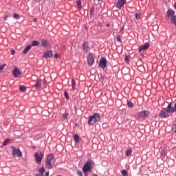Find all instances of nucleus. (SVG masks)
Masks as SVG:
<instances>
[{"mask_svg":"<svg viewBox=\"0 0 176 176\" xmlns=\"http://www.w3.org/2000/svg\"><path fill=\"white\" fill-rule=\"evenodd\" d=\"M173 111V107H171V103H169L167 109L163 108L160 112V116L164 118H168V112H170V113H174V111Z\"/></svg>","mask_w":176,"mask_h":176,"instance_id":"f257e3e1","label":"nucleus"},{"mask_svg":"<svg viewBox=\"0 0 176 176\" xmlns=\"http://www.w3.org/2000/svg\"><path fill=\"white\" fill-rule=\"evenodd\" d=\"M97 122H100V113H95L94 115L89 118L88 124L93 126V124H96Z\"/></svg>","mask_w":176,"mask_h":176,"instance_id":"f03ea898","label":"nucleus"},{"mask_svg":"<svg viewBox=\"0 0 176 176\" xmlns=\"http://www.w3.org/2000/svg\"><path fill=\"white\" fill-rule=\"evenodd\" d=\"M94 166V162L91 160H88L82 167V170H86L87 171H91V170H93Z\"/></svg>","mask_w":176,"mask_h":176,"instance_id":"7ed1b4c3","label":"nucleus"},{"mask_svg":"<svg viewBox=\"0 0 176 176\" xmlns=\"http://www.w3.org/2000/svg\"><path fill=\"white\" fill-rule=\"evenodd\" d=\"M11 148L12 149V155L14 157H15V156H17L18 157H21V156H23L20 149L16 148L14 146H11Z\"/></svg>","mask_w":176,"mask_h":176,"instance_id":"20e7f679","label":"nucleus"},{"mask_svg":"<svg viewBox=\"0 0 176 176\" xmlns=\"http://www.w3.org/2000/svg\"><path fill=\"white\" fill-rule=\"evenodd\" d=\"M175 14V11H174L172 9L168 10L165 16L166 20H168L169 19H173Z\"/></svg>","mask_w":176,"mask_h":176,"instance_id":"39448f33","label":"nucleus"},{"mask_svg":"<svg viewBox=\"0 0 176 176\" xmlns=\"http://www.w3.org/2000/svg\"><path fill=\"white\" fill-rule=\"evenodd\" d=\"M149 115V111H142L140 113L138 114V119H146L148 116Z\"/></svg>","mask_w":176,"mask_h":176,"instance_id":"423d86ee","label":"nucleus"},{"mask_svg":"<svg viewBox=\"0 0 176 176\" xmlns=\"http://www.w3.org/2000/svg\"><path fill=\"white\" fill-rule=\"evenodd\" d=\"M34 156H35L36 163H38V164H41V163H42V159H43V154L35 153Z\"/></svg>","mask_w":176,"mask_h":176,"instance_id":"0eeeda50","label":"nucleus"},{"mask_svg":"<svg viewBox=\"0 0 176 176\" xmlns=\"http://www.w3.org/2000/svg\"><path fill=\"white\" fill-rule=\"evenodd\" d=\"M87 64L89 65V67H91L94 64V58L93 57V55L88 54L87 57Z\"/></svg>","mask_w":176,"mask_h":176,"instance_id":"6e6552de","label":"nucleus"},{"mask_svg":"<svg viewBox=\"0 0 176 176\" xmlns=\"http://www.w3.org/2000/svg\"><path fill=\"white\" fill-rule=\"evenodd\" d=\"M99 67H100V68H102V69H105V67H107V58H100L99 62Z\"/></svg>","mask_w":176,"mask_h":176,"instance_id":"1a4fd4ad","label":"nucleus"},{"mask_svg":"<svg viewBox=\"0 0 176 176\" xmlns=\"http://www.w3.org/2000/svg\"><path fill=\"white\" fill-rule=\"evenodd\" d=\"M124 5H126V0H118L116 8H118V9H122V8H124Z\"/></svg>","mask_w":176,"mask_h":176,"instance_id":"9d476101","label":"nucleus"},{"mask_svg":"<svg viewBox=\"0 0 176 176\" xmlns=\"http://www.w3.org/2000/svg\"><path fill=\"white\" fill-rule=\"evenodd\" d=\"M12 74L14 78H19L21 76V72H20V69L19 68L15 67L14 70L12 71Z\"/></svg>","mask_w":176,"mask_h":176,"instance_id":"9b49d317","label":"nucleus"},{"mask_svg":"<svg viewBox=\"0 0 176 176\" xmlns=\"http://www.w3.org/2000/svg\"><path fill=\"white\" fill-rule=\"evenodd\" d=\"M149 48V43H146L139 47V52H143Z\"/></svg>","mask_w":176,"mask_h":176,"instance_id":"f8f14e48","label":"nucleus"},{"mask_svg":"<svg viewBox=\"0 0 176 176\" xmlns=\"http://www.w3.org/2000/svg\"><path fill=\"white\" fill-rule=\"evenodd\" d=\"M53 56V51L49 50L45 53V58H50Z\"/></svg>","mask_w":176,"mask_h":176,"instance_id":"ddd939ff","label":"nucleus"},{"mask_svg":"<svg viewBox=\"0 0 176 176\" xmlns=\"http://www.w3.org/2000/svg\"><path fill=\"white\" fill-rule=\"evenodd\" d=\"M82 49L83 50H85V52H89L90 50V47H89L87 42H84L82 43Z\"/></svg>","mask_w":176,"mask_h":176,"instance_id":"4468645a","label":"nucleus"},{"mask_svg":"<svg viewBox=\"0 0 176 176\" xmlns=\"http://www.w3.org/2000/svg\"><path fill=\"white\" fill-rule=\"evenodd\" d=\"M41 86H42V80H38L36 82V85H34L35 89H41Z\"/></svg>","mask_w":176,"mask_h":176,"instance_id":"2eb2a0df","label":"nucleus"},{"mask_svg":"<svg viewBox=\"0 0 176 176\" xmlns=\"http://www.w3.org/2000/svg\"><path fill=\"white\" fill-rule=\"evenodd\" d=\"M43 173H45V168L42 167L38 170V174L35 176H43Z\"/></svg>","mask_w":176,"mask_h":176,"instance_id":"dca6fc26","label":"nucleus"},{"mask_svg":"<svg viewBox=\"0 0 176 176\" xmlns=\"http://www.w3.org/2000/svg\"><path fill=\"white\" fill-rule=\"evenodd\" d=\"M54 159V155L53 154H50L47 157V162H53V160Z\"/></svg>","mask_w":176,"mask_h":176,"instance_id":"f3484780","label":"nucleus"},{"mask_svg":"<svg viewBox=\"0 0 176 176\" xmlns=\"http://www.w3.org/2000/svg\"><path fill=\"white\" fill-rule=\"evenodd\" d=\"M45 167L47 168H52V167H53V165L52 164V162L46 161Z\"/></svg>","mask_w":176,"mask_h":176,"instance_id":"a211bd4d","label":"nucleus"},{"mask_svg":"<svg viewBox=\"0 0 176 176\" xmlns=\"http://www.w3.org/2000/svg\"><path fill=\"white\" fill-rule=\"evenodd\" d=\"M31 50V45H28L23 50L24 54H27L28 52Z\"/></svg>","mask_w":176,"mask_h":176,"instance_id":"6ab92c4d","label":"nucleus"},{"mask_svg":"<svg viewBox=\"0 0 176 176\" xmlns=\"http://www.w3.org/2000/svg\"><path fill=\"white\" fill-rule=\"evenodd\" d=\"M76 87V82H75L74 79H72V89L73 90H75Z\"/></svg>","mask_w":176,"mask_h":176,"instance_id":"aec40b11","label":"nucleus"},{"mask_svg":"<svg viewBox=\"0 0 176 176\" xmlns=\"http://www.w3.org/2000/svg\"><path fill=\"white\" fill-rule=\"evenodd\" d=\"M74 138L76 142H79V140H80V137H79V135H78L77 134L74 135Z\"/></svg>","mask_w":176,"mask_h":176,"instance_id":"412c9836","label":"nucleus"},{"mask_svg":"<svg viewBox=\"0 0 176 176\" xmlns=\"http://www.w3.org/2000/svg\"><path fill=\"white\" fill-rule=\"evenodd\" d=\"M77 6L78 9H82V1L80 0H78L77 1Z\"/></svg>","mask_w":176,"mask_h":176,"instance_id":"4be33fe9","label":"nucleus"},{"mask_svg":"<svg viewBox=\"0 0 176 176\" xmlns=\"http://www.w3.org/2000/svg\"><path fill=\"white\" fill-rule=\"evenodd\" d=\"M121 174L123 175V176H129V172H127V170H122L121 171Z\"/></svg>","mask_w":176,"mask_h":176,"instance_id":"5701e85b","label":"nucleus"},{"mask_svg":"<svg viewBox=\"0 0 176 176\" xmlns=\"http://www.w3.org/2000/svg\"><path fill=\"white\" fill-rule=\"evenodd\" d=\"M9 142H10V139H6V140L3 142V145L4 146H6L9 144Z\"/></svg>","mask_w":176,"mask_h":176,"instance_id":"b1692460","label":"nucleus"},{"mask_svg":"<svg viewBox=\"0 0 176 176\" xmlns=\"http://www.w3.org/2000/svg\"><path fill=\"white\" fill-rule=\"evenodd\" d=\"M32 46H39V42L34 41L32 42Z\"/></svg>","mask_w":176,"mask_h":176,"instance_id":"393cba45","label":"nucleus"},{"mask_svg":"<svg viewBox=\"0 0 176 176\" xmlns=\"http://www.w3.org/2000/svg\"><path fill=\"white\" fill-rule=\"evenodd\" d=\"M127 106L129 108H133V107H134V104L131 101L127 100Z\"/></svg>","mask_w":176,"mask_h":176,"instance_id":"a878e982","label":"nucleus"},{"mask_svg":"<svg viewBox=\"0 0 176 176\" xmlns=\"http://www.w3.org/2000/svg\"><path fill=\"white\" fill-rule=\"evenodd\" d=\"M135 17L136 20L141 19V13H135Z\"/></svg>","mask_w":176,"mask_h":176,"instance_id":"bb28decb","label":"nucleus"},{"mask_svg":"<svg viewBox=\"0 0 176 176\" xmlns=\"http://www.w3.org/2000/svg\"><path fill=\"white\" fill-rule=\"evenodd\" d=\"M13 17H14V19H16L17 20H19V19H20V15H19V14H17V13H14Z\"/></svg>","mask_w":176,"mask_h":176,"instance_id":"cd10ccee","label":"nucleus"},{"mask_svg":"<svg viewBox=\"0 0 176 176\" xmlns=\"http://www.w3.org/2000/svg\"><path fill=\"white\" fill-rule=\"evenodd\" d=\"M82 173L84 174V176H87V175H89L88 173H90V171L89 170H86L85 169H82Z\"/></svg>","mask_w":176,"mask_h":176,"instance_id":"c85d7f7f","label":"nucleus"},{"mask_svg":"<svg viewBox=\"0 0 176 176\" xmlns=\"http://www.w3.org/2000/svg\"><path fill=\"white\" fill-rule=\"evenodd\" d=\"M19 90H20V91H25V90H26V88L24 87V86H23V85H21L20 87H19Z\"/></svg>","mask_w":176,"mask_h":176,"instance_id":"c756f323","label":"nucleus"},{"mask_svg":"<svg viewBox=\"0 0 176 176\" xmlns=\"http://www.w3.org/2000/svg\"><path fill=\"white\" fill-rule=\"evenodd\" d=\"M50 45H51L50 43H49V41L45 40V47H50Z\"/></svg>","mask_w":176,"mask_h":176,"instance_id":"7c9ffc66","label":"nucleus"},{"mask_svg":"<svg viewBox=\"0 0 176 176\" xmlns=\"http://www.w3.org/2000/svg\"><path fill=\"white\" fill-rule=\"evenodd\" d=\"M132 152L133 151H131V149H128L126 153V156H130V155H131Z\"/></svg>","mask_w":176,"mask_h":176,"instance_id":"2f4dec72","label":"nucleus"},{"mask_svg":"<svg viewBox=\"0 0 176 176\" xmlns=\"http://www.w3.org/2000/svg\"><path fill=\"white\" fill-rule=\"evenodd\" d=\"M6 64H3V65L0 66V74L2 72V71H3V68H5Z\"/></svg>","mask_w":176,"mask_h":176,"instance_id":"473e14b6","label":"nucleus"},{"mask_svg":"<svg viewBox=\"0 0 176 176\" xmlns=\"http://www.w3.org/2000/svg\"><path fill=\"white\" fill-rule=\"evenodd\" d=\"M64 96H65V97L67 100H69V96H68V92L65 91V92H64Z\"/></svg>","mask_w":176,"mask_h":176,"instance_id":"72a5a7b5","label":"nucleus"},{"mask_svg":"<svg viewBox=\"0 0 176 176\" xmlns=\"http://www.w3.org/2000/svg\"><path fill=\"white\" fill-rule=\"evenodd\" d=\"M172 131L176 133V124H173L172 126Z\"/></svg>","mask_w":176,"mask_h":176,"instance_id":"f704fd0d","label":"nucleus"},{"mask_svg":"<svg viewBox=\"0 0 176 176\" xmlns=\"http://www.w3.org/2000/svg\"><path fill=\"white\" fill-rule=\"evenodd\" d=\"M161 156H162V157H166V151H162L161 152Z\"/></svg>","mask_w":176,"mask_h":176,"instance_id":"c9c22d12","label":"nucleus"},{"mask_svg":"<svg viewBox=\"0 0 176 176\" xmlns=\"http://www.w3.org/2000/svg\"><path fill=\"white\" fill-rule=\"evenodd\" d=\"M77 175L78 176H83V173L81 170H77Z\"/></svg>","mask_w":176,"mask_h":176,"instance_id":"e433bc0d","label":"nucleus"},{"mask_svg":"<svg viewBox=\"0 0 176 176\" xmlns=\"http://www.w3.org/2000/svg\"><path fill=\"white\" fill-rule=\"evenodd\" d=\"M63 119H68V115H67V113H64V114L63 115Z\"/></svg>","mask_w":176,"mask_h":176,"instance_id":"4c0bfd02","label":"nucleus"},{"mask_svg":"<svg viewBox=\"0 0 176 176\" xmlns=\"http://www.w3.org/2000/svg\"><path fill=\"white\" fill-rule=\"evenodd\" d=\"M93 13H94V8H91L90 9V14H93Z\"/></svg>","mask_w":176,"mask_h":176,"instance_id":"58836bf2","label":"nucleus"},{"mask_svg":"<svg viewBox=\"0 0 176 176\" xmlns=\"http://www.w3.org/2000/svg\"><path fill=\"white\" fill-rule=\"evenodd\" d=\"M118 42H120V36H118L117 38H116Z\"/></svg>","mask_w":176,"mask_h":176,"instance_id":"ea45409f","label":"nucleus"},{"mask_svg":"<svg viewBox=\"0 0 176 176\" xmlns=\"http://www.w3.org/2000/svg\"><path fill=\"white\" fill-rule=\"evenodd\" d=\"M54 58H58V54H54Z\"/></svg>","mask_w":176,"mask_h":176,"instance_id":"a19ab883","label":"nucleus"},{"mask_svg":"<svg viewBox=\"0 0 176 176\" xmlns=\"http://www.w3.org/2000/svg\"><path fill=\"white\" fill-rule=\"evenodd\" d=\"M11 53H12V54L13 55V54H14L16 53V51H15L14 50H12L11 51Z\"/></svg>","mask_w":176,"mask_h":176,"instance_id":"79ce46f5","label":"nucleus"},{"mask_svg":"<svg viewBox=\"0 0 176 176\" xmlns=\"http://www.w3.org/2000/svg\"><path fill=\"white\" fill-rule=\"evenodd\" d=\"M8 17H9V16H6L5 17H4V20L6 21V20H8Z\"/></svg>","mask_w":176,"mask_h":176,"instance_id":"37998d69","label":"nucleus"},{"mask_svg":"<svg viewBox=\"0 0 176 176\" xmlns=\"http://www.w3.org/2000/svg\"><path fill=\"white\" fill-rule=\"evenodd\" d=\"M45 176H49V172L45 173Z\"/></svg>","mask_w":176,"mask_h":176,"instance_id":"c03bdc74","label":"nucleus"},{"mask_svg":"<svg viewBox=\"0 0 176 176\" xmlns=\"http://www.w3.org/2000/svg\"><path fill=\"white\" fill-rule=\"evenodd\" d=\"M42 46H45V41H42Z\"/></svg>","mask_w":176,"mask_h":176,"instance_id":"a18cd8bd","label":"nucleus"},{"mask_svg":"<svg viewBox=\"0 0 176 176\" xmlns=\"http://www.w3.org/2000/svg\"><path fill=\"white\" fill-rule=\"evenodd\" d=\"M125 61H129V58L126 57L125 58Z\"/></svg>","mask_w":176,"mask_h":176,"instance_id":"49530a36","label":"nucleus"},{"mask_svg":"<svg viewBox=\"0 0 176 176\" xmlns=\"http://www.w3.org/2000/svg\"><path fill=\"white\" fill-rule=\"evenodd\" d=\"M35 2H41V0H34Z\"/></svg>","mask_w":176,"mask_h":176,"instance_id":"de8ad7c7","label":"nucleus"},{"mask_svg":"<svg viewBox=\"0 0 176 176\" xmlns=\"http://www.w3.org/2000/svg\"><path fill=\"white\" fill-rule=\"evenodd\" d=\"M175 9H176V3H175Z\"/></svg>","mask_w":176,"mask_h":176,"instance_id":"09e8293b","label":"nucleus"},{"mask_svg":"<svg viewBox=\"0 0 176 176\" xmlns=\"http://www.w3.org/2000/svg\"><path fill=\"white\" fill-rule=\"evenodd\" d=\"M107 27H109V24H107Z\"/></svg>","mask_w":176,"mask_h":176,"instance_id":"8fccbe9b","label":"nucleus"},{"mask_svg":"<svg viewBox=\"0 0 176 176\" xmlns=\"http://www.w3.org/2000/svg\"><path fill=\"white\" fill-rule=\"evenodd\" d=\"M120 31H123V28H122V29L120 30Z\"/></svg>","mask_w":176,"mask_h":176,"instance_id":"3c124183","label":"nucleus"},{"mask_svg":"<svg viewBox=\"0 0 176 176\" xmlns=\"http://www.w3.org/2000/svg\"><path fill=\"white\" fill-rule=\"evenodd\" d=\"M98 1H102V0H98Z\"/></svg>","mask_w":176,"mask_h":176,"instance_id":"603ef678","label":"nucleus"}]
</instances>
